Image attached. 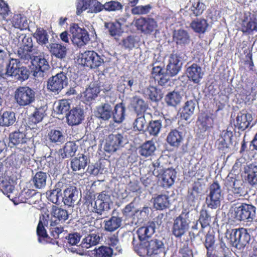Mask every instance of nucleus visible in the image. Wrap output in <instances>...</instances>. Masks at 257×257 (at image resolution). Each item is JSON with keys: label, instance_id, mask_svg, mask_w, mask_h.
<instances>
[{"label": "nucleus", "instance_id": "nucleus-14", "mask_svg": "<svg viewBox=\"0 0 257 257\" xmlns=\"http://www.w3.org/2000/svg\"><path fill=\"white\" fill-rule=\"evenodd\" d=\"M49 220V215L46 216L42 215L40 216L39 221L37 227V234L38 237V241L43 244L48 243L54 244L55 242L58 243V241L54 240L53 238H51L48 235L46 229L45 228V226L48 225Z\"/></svg>", "mask_w": 257, "mask_h": 257}, {"label": "nucleus", "instance_id": "nucleus-21", "mask_svg": "<svg viewBox=\"0 0 257 257\" xmlns=\"http://www.w3.org/2000/svg\"><path fill=\"white\" fill-rule=\"evenodd\" d=\"M182 65L180 57L177 54H172L169 57L166 71L170 76H174L181 70Z\"/></svg>", "mask_w": 257, "mask_h": 257}, {"label": "nucleus", "instance_id": "nucleus-19", "mask_svg": "<svg viewBox=\"0 0 257 257\" xmlns=\"http://www.w3.org/2000/svg\"><path fill=\"white\" fill-rule=\"evenodd\" d=\"M67 122L69 125H78L84 119V111L80 107H76L70 109L66 115Z\"/></svg>", "mask_w": 257, "mask_h": 257}, {"label": "nucleus", "instance_id": "nucleus-55", "mask_svg": "<svg viewBox=\"0 0 257 257\" xmlns=\"http://www.w3.org/2000/svg\"><path fill=\"white\" fill-rule=\"evenodd\" d=\"M70 104L68 100L62 99L54 103V111L59 114H62L69 110Z\"/></svg>", "mask_w": 257, "mask_h": 257}, {"label": "nucleus", "instance_id": "nucleus-42", "mask_svg": "<svg viewBox=\"0 0 257 257\" xmlns=\"http://www.w3.org/2000/svg\"><path fill=\"white\" fill-rule=\"evenodd\" d=\"M156 149L154 143L152 141H148L142 145L139 148V152L142 156L148 157L152 156Z\"/></svg>", "mask_w": 257, "mask_h": 257}, {"label": "nucleus", "instance_id": "nucleus-49", "mask_svg": "<svg viewBox=\"0 0 257 257\" xmlns=\"http://www.w3.org/2000/svg\"><path fill=\"white\" fill-rule=\"evenodd\" d=\"M77 150V146L74 142H68L63 148V152L61 154V156L63 159L73 157L75 155Z\"/></svg>", "mask_w": 257, "mask_h": 257}, {"label": "nucleus", "instance_id": "nucleus-45", "mask_svg": "<svg viewBox=\"0 0 257 257\" xmlns=\"http://www.w3.org/2000/svg\"><path fill=\"white\" fill-rule=\"evenodd\" d=\"M49 220L50 221V235L56 241V239L59 238V234L64 231V227L59 224L60 222L57 220H54L52 218Z\"/></svg>", "mask_w": 257, "mask_h": 257}, {"label": "nucleus", "instance_id": "nucleus-3", "mask_svg": "<svg viewBox=\"0 0 257 257\" xmlns=\"http://www.w3.org/2000/svg\"><path fill=\"white\" fill-rule=\"evenodd\" d=\"M188 213V211L185 213L183 211L181 214L174 220L172 233L175 237L180 238L188 230L190 223Z\"/></svg>", "mask_w": 257, "mask_h": 257}, {"label": "nucleus", "instance_id": "nucleus-4", "mask_svg": "<svg viewBox=\"0 0 257 257\" xmlns=\"http://www.w3.org/2000/svg\"><path fill=\"white\" fill-rule=\"evenodd\" d=\"M35 92L28 86H20L15 93V99L20 106L29 105L35 100Z\"/></svg>", "mask_w": 257, "mask_h": 257}, {"label": "nucleus", "instance_id": "nucleus-30", "mask_svg": "<svg viewBox=\"0 0 257 257\" xmlns=\"http://www.w3.org/2000/svg\"><path fill=\"white\" fill-rule=\"evenodd\" d=\"M77 192L76 188L70 186L67 188L63 191L62 201L65 205L71 207L77 200V196L75 194Z\"/></svg>", "mask_w": 257, "mask_h": 257}, {"label": "nucleus", "instance_id": "nucleus-5", "mask_svg": "<svg viewBox=\"0 0 257 257\" xmlns=\"http://www.w3.org/2000/svg\"><path fill=\"white\" fill-rule=\"evenodd\" d=\"M31 131V128L26 122H21L17 130L10 134V142L14 146L26 143L30 139L28 135Z\"/></svg>", "mask_w": 257, "mask_h": 257}, {"label": "nucleus", "instance_id": "nucleus-44", "mask_svg": "<svg viewBox=\"0 0 257 257\" xmlns=\"http://www.w3.org/2000/svg\"><path fill=\"white\" fill-rule=\"evenodd\" d=\"M48 138L51 143L56 145L61 144L65 141V136L59 130H51L48 134Z\"/></svg>", "mask_w": 257, "mask_h": 257}, {"label": "nucleus", "instance_id": "nucleus-34", "mask_svg": "<svg viewBox=\"0 0 257 257\" xmlns=\"http://www.w3.org/2000/svg\"><path fill=\"white\" fill-rule=\"evenodd\" d=\"M195 104L193 100L187 101L182 109H180V117L181 119L188 120L193 114Z\"/></svg>", "mask_w": 257, "mask_h": 257}, {"label": "nucleus", "instance_id": "nucleus-25", "mask_svg": "<svg viewBox=\"0 0 257 257\" xmlns=\"http://www.w3.org/2000/svg\"><path fill=\"white\" fill-rule=\"evenodd\" d=\"M100 91V86L95 82L91 83L83 92V98L86 103L91 102L97 96Z\"/></svg>", "mask_w": 257, "mask_h": 257}, {"label": "nucleus", "instance_id": "nucleus-28", "mask_svg": "<svg viewBox=\"0 0 257 257\" xmlns=\"http://www.w3.org/2000/svg\"><path fill=\"white\" fill-rule=\"evenodd\" d=\"M208 26L207 20L204 18H196L193 20L190 24V27L193 31L200 34L205 33Z\"/></svg>", "mask_w": 257, "mask_h": 257}, {"label": "nucleus", "instance_id": "nucleus-57", "mask_svg": "<svg viewBox=\"0 0 257 257\" xmlns=\"http://www.w3.org/2000/svg\"><path fill=\"white\" fill-rule=\"evenodd\" d=\"M241 29V31L243 33H249L253 31H257V22L251 17L248 21H243Z\"/></svg>", "mask_w": 257, "mask_h": 257}, {"label": "nucleus", "instance_id": "nucleus-64", "mask_svg": "<svg viewBox=\"0 0 257 257\" xmlns=\"http://www.w3.org/2000/svg\"><path fill=\"white\" fill-rule=\"evenodd\" d=\"M20 61L17 59H11L8 65L7 66V70L9 74H11V77H13L17 70L19 68Z\"/></svg>", "mask_w": 257, "mask_h": 257}, {"label": "nucleus", "instance_id": "nucleus-15", "mask_svg": "<svg viewBox=\"0 0 257 257\" xmlns=\"http://www.w3.org/2000/svg\"><path fill=\"white\" fill-rule=\"evenodd\" d=\"M123 139L120 134L109 135L106 140L105 151L109 153L115 152L122 147Z\"/></svg>", "mask_w": 257, "mask_h": 257}, {"label": "nucleus", "instance_id": "nucleus-27", "mask_svg": "<svg viewBox=\"0 0 257 257\" xmlns=\"http://www.w3.org/2000/svg\"><path fill=\"white\" fill-rule=\"evenodd\" d=\"M132 105L137 115L144 114L148 108V103L138 96H135L132 98Z\"/></svg>", "mask_w": 257, "mask_h": 257}, {"label": "nucleus", "instance_id": "nucleus-26", "mask_svg": "<svg viewBox=\"0 0 257 257\" xmlns=\"http://www.w3.org/2000/svg\"><path fill=\"white\" fill-rule=\"evenodd\" d=\"M16 113L12 110H0V126L9 127L16 122Z\"/></svg>", "mask_w": 257, "mask_h": 257}, {"label": "nucleus", "instance_id": "nucleus-33", "mask_svg": "<svg viewBox=\"0 0 257 257\" xmlns=\"http://www.w3.org/2000/svg\"><path fill=\"white\" fill-rule=\"evenodd\" d=\"M46 109L47 106L46 105L36 107L33 113L28 118L29 123L30 124H36L41 122L46 114Z\"/></svg>", "mask_w": 257, "mask_h": 257}, {"label": "nucleus", "instance_id": "nucleus-10", "mask_svg": "<svg viewBox=\"0 0 257 257\" xmlns=\"http://www.w3.org/2000/svg\"><path fill=\"white\" fill-rule=\"evenodd\" d=\"M82 63L87 67L96 69L104 63L103 56L98 55L94 51H86L82 54Z\"/></svg>", "mask_w": 257, "mask_h": 257}, {"label": "nucleus", "instance_id": "nucleus-39", "mask_svg": "<svg viewBox=\"0 0 257 257\" xmlns=\"http://www.w3.org/2000/svg\"><path fill=\"white\" fill-rule=\"evenodd\" d=\"M49 51L52 55L59 59L64 58L67 54L66 47L58 43L50 44Z\"/></svg>", "mask_w": 257, "mask_h": 257}, {"label": "nucleus", "instance_id": "nucleus-8", "mask_svg": "<svg viewBox=\"0 0 257 257\" xmlns=\"http://www.w3.org/2000/svg\"><path fill=\"white\" fill-rule=\"evenodd\" d=\"M72 43L78 47H81L86 44L89 41V35L84 29L79 27L76 23H73L70 27Z\"/></svg>", "mask_w": 257, "mask_h": 257}, {"label": "nucleus", "instance_id": "nucleus-40", "mask_svg": "<svg viewBox=\"0 0 257 257\" xmlns=\"http://www.w3.org/2000/svg\"><path fill=\"white\" fill-rule=\"evenodd\" d=\"M189 244L188 239L180 241L177 247L178 257H194L192 249Z\"/></svg>", "mask_w": 257, "mask_h": 257}, {"label": "nucleus", "instance_id": "nucleus-56", "mask_svg": "<svg viewBox=\"0 0 257 257\" xmlns=\"http://www.w3.org/2000/svg\"><path fill=\"white\" fill-rule=\"evenodd\" d=\"M211 216L206 209L202 208L200 211L198 221L201 224L202 230L210 225Z\"/></svg>", "mask_w": 257, "mask_h": 257}, {"label": "nucleus", "instance_id": "nucleus-2", "mask_svg": "<svg viewBox=\"0 0 257 257\" xmlns=\"http://www.w3.org/2000/svg\"><path fill=\"white\" fill-rule=\"evenodd\" d=\"M228 238L232 246L241 250L248 243L250 236L246 229L240 228L231 229Z\"/></svg>", "mask_w": 257, "mask_h": 257}, {"label": "nucleus", "instance_id": "nucleus-9", "mask_svg": "<svg viewBox=\"0 0 257 257\" xmlns=\"http://www.w3.org/2000/svg\"><path fill=\"white\" fill-rule=\"evenodd\" d=\"M256 208L250 204L242 203L234 209V218L238 221H251L255 217Z\"/></svg>", "mask_w": 257, "mask_h": 257}, {"label": "nucleus", "instance_id": "nucleus-43", "mask_svg": "<svg viewBox=\"0 0 257 257\" xmlns=\"http://www.w3.org/2000/svg\"><path fill=\"white\" fill-rule=\"evenodd\" d=\"M90 255L92 257H112L113 249L110 247L101 245L91 250Z\"/></svg>", "mask_w": 257, "mask_h": 257}, {"label": "nucleus", "instance_id": "nucleus-18", "mask_svg": "<svg viewBox=\"0 0 257 257\" xmlns=\"http://www.w3.org/2000/svg\"><path fill=\"white\" fill-rule=\"evenodd\" d=\"M252 120V114L247 112L246 110H242L237 114L235 126L239 130L244 131L248 127H251L254 125V124H251Z\"/></svg>", "mask_w": 257, "mask_h": 257}, {"label": "nucleus", "instance_id": "nucleus-24", "mask_svg": "<svg viewBox=\"0 0 257 257\" xmlns=\"http://www.w3.org/2000/svg\"><path fill=\"white\" fill-rule=\"evenodd\" d=\"M183 140V133L177 129L171 130L166 138L168 144L171 147L176 148H178L181 146Z\"/></svg>", "mask_w": 257, "mask_h": 257}, {"label": "nucleus", "instance_id": "nucleus-12", "mask_svg": "<svg viewBox=\"0 0 257 257\" xmlns=\"http://www.w3.org/2000/svg\"><path fill=\"white\" fill-rule=\"evenodd\" d=\"M67 84L66 73L61 71L49 78L47 87L50 91L58 94Z\"/></svg>", "mask_w": 257, "mask_h": 257}, {"label": "nucleus", "instance_id": "nucleus-11", "mask_svg": "<svg viewBox=\"0 0 257 257\" xmlns=\"http://www.w3.org/2000/svg\"><path fill=\"white\" fill-rule=\"evenodd\" d=\"M209 193L206 199L207 206L212 209H216L220 204L221 190L217 181H214L209 187Z\"/></svg>", "mask_w": 257, "mask_h": 257}, {"label": "nucleus", "instance_id": "nucleus-50", "mask_svg": "<svg viewBox=\"0 0 257 257\" xmlns=\"http://www.w3.org/2000/svg\"><path fill=\"white\" fill-rule=\"evenodd\" d=\"M48 200L54 204H60V198L62 196L61 190L60 188H56L47 191L46 193Z\"/></svg>", "mask_w": 257, "mask_h": 257}, {"label": "nucleus", "instance_id": "nucleus-51", "mask_svg": "<svg viewBox=\"0 0 257 257\" xmlns=\"http://www.w3.org/2000/svg\"><path fill=\"white\" fill-rule=\"evenodd\" d=\"M33 36L39 44L45 45L48 43L49 36L47 31L43 28H38Z\"/></svg>", "mask_w": 257, "mask_h": 257}, {"label": "nucleus", "instance_id": "nucleus-22", "mask_svg": "<svg viewBox=\"0 0 257 257\" xmlns=\"http://www.w3.org/2000/svg\"><path fill=\"white\" fill-rule=\"evenodd\" d=\"M38 192L34 189H24L18 196V200L21 203L35 204L38 201Z\"/></svg>", "mask_w": 257, "mask_h": 257}, {"label": "nucleus", "instance_id": "nucleus-53", "mask_svg": "<svg viewBox=\"0 0 257 257\" xmlns=\"http://www.w3.org/2000/svg\"><path fill=\"white\" fill-rule=\"evenodd\" d=\"M144 93L149 96L152 101L157 102L161 99L162 96L156 87L150 85L145 89Z\"/></svg>", "mask_w": 257, "mask_h": 257}, {"label": "nucleus", "instance_id": "nucleus-23", "mask_svg": "<svg viewBox=\"0 0 257 257\" xmlns=\"http://www.w3.org/2000/svg\"><path fill=\"white\" fill-rule=\"evenodd\" d=\"M197 122L199 128L205 132L213 127L214 119L210 114L203 112L198 115Z\"/></svg>", "mask_w": 257, "mask_h": 257}, {"label": "nucleus", "instance_id": "nucleus-32", "mask_svg": "<svg viewBox=\"0 0 257 257\" xmlns=\"http://www.w3.org/2000/svg\"><path fill=\"white\" fill-rule=\"evenodd\" d=\"M126 107L125 104L122 102L117 103L114 109L112 110V116L115 122L120 123L125 118Z\"/></svg>", "mask_w": 257, "mask_h": 257}, {"label": "nucleus", "instance_id": "nucleus-41", "mask_svg": "<svg viewBox=\"0 0 257 257\" xmlns=\"http://www.w3.org/2000/svg\"><path fill=\"white\" fill-rule=\"evenodd\" d=\"M87 165V158L83 154L75 157L71 161V167L73 171L84 169Z\"/></svg>", "mask_w": 257, "mask_h": 257}, {"label": "nucleus", "instance_id": "nucleus-48", "mask_svg": "<svg viewBox=\"0 0 257 257\" xmlns=\"http://www.w3.org/2000/svg\"><path fill=\"white\" fill-rule=\"evenodd\" d=\"M162 120L161 119L151 120L147 127V130L150 135L157 136L162 128Z\"/></svg>", "mask_w": 257, "mask_h": 257}, {"label": "nucleus", "instance_id": "nucleus-7", "mask_svg": "<svg viewBox=\"0 0 257 257\" xmlns=\"http://www.w3.org/2000/svg\"><path fill=\"white\" fill-rule=\"evenodd\" d=\"M225 187L229 195H233L239 197L245 194V185L240 179H236L233 176L228 175L224 184Z\"/></svg>", "mask_w": 257, "mask_h": 257}, {"label": "nucleus", "instance_id": "nucleus-58", "mask_svg": "<svg viewBox=\"0 0 257 257\" xmlns=\"http://www.w3.org/2000/svg\"><path fill=\"white\" fill-rule=\"evenodd\" d=\"M145 114L137 115V118L133 122V127L135 131H144L146 126Z\"/></svg>", "mask_w": 257, "mask_h": 257}, {"label": "nucleus", "instance_id": "nucleus-6", "mask_svg": "<svg viewBox=\"0 0 257 257\" xmlns=\"http://www.w3.org/2000/svg\"><path fill=\"white\" fill-rule=\"evenodd\" d=\"M32 75L37 78H42L50 68L48 60L44 55L34 56L31 60Z\"/></svg>", "mask_w": 257, "mask_h": 257}, {"label": "nucleus", "instance_id": "nucleus-59", "mask_svg": "<svg viewBox=\"0 0 257 257\" xmlns=\"http://www.w3.org/2000/svg\"><path fill=\"white\" fill-rule=\"evenodd\" d=\"M105 27L108 29L109 34L112 36L119 35L121 33V26L119 22L105 23Z\"/></svg>", "mask_w": 257, "mask_h": 257}, {"label": "nucleus", "instance_id": "nucleus-36", "mask_svg": "<svg viewBox=\"0 0 257 257\" xmlns=\"http://www.w3.org/2000/svg\"><path fill=\"white\" fill-rule=\"evenodd\" d=\"M51 218L54 220H57L59 222H64L69 217L68 211L57 206L53 205L50 212Z\"/></svg>", "mask_w": 257, "mask_h": 257}, {"label": "nucleus", "instance_id": "nucleus-31", "mask_svg": "<svg viewBox=\"0 0 257 257\" xmlns=\"http://www.w3.org/2000/svg\"><path fill=\"white\" fill-rule=\"evenodd\" d=\"M112 107L108 103H103L97 107L96 116L104 120H108L112 116Z\"/></svg>", "mask_w": 257, "mask_h": 257}, {"label": "nucleus", "instance_id": "nucleus-20", "mask_svg": "<svg viewBox=\"0 0 257 257\" xmlns=\"http://www.w3.org/2000/svg\"><path fill=\"white\" fill-rule=\"evenodd\" d=\"M188 79L194 84H199L204 74L201 67L196 63H193L186 70Z\"/></svg>", "mask_w": 257, "mask_h": 257}, {"label": "nucleus", "instance_id": "nucleus-13", "mask_svg": "<svg viewBox=\"0 0 257 257\" xmlns=\"http://www.w3.org/2000/svg\"><path fill=\"white\" fill-rule=\"evenodd\" d=\"M135 26L138 31L144 34H151L158 27L157 22L150 18L140 17L133 21Z\"/></svg>", "mask_w": 257, "mask_h": 257}, {"label": "nucleus", "instance_id": "nucleus-52", "mask_svg": "<svg viewBox=\"0 0 257 257\" xmlns=\"http://www.w3.org/2000/svg\"><path fill=\"white\" fill-rule=\"evenodd\" d=\"M247 181L251 186L257 185V166L250 164L247 170Z\"/></svg>", "mask_w": 257, "mask_h": 257}, {"label": "nucleus", "instance_id": "nucleus-35", "mask_svg": "<svg viewBox=\"0 0 257 257\" xmlns=\"http://www.w3.org/2000/svg\"><path fill=\"white\" fill-rule=\"evenodd\" d=\"M47 179L46 173L40 171L33 176L31 179L32 184L36 189H41L46 186Z\"/></svg>", "mask_w": 257, "mask_h": 257}, {"label": "nucleus", "instance_id": "nucleus-62", "mask_svg": "<svg viewBox=\"0 0 257 257\" xmlns=\"http://www.w3.org/2000/svg\"><path fill=\"white\" fill-rule=\"evenodd\" d=\"M13 77L15 79L20 81H24L28 79L30 75V71L26 67H19L17 72Z\"/></svg>", "mask_w": 257, "mask_h": 257}, {"label": "nucleus", "instance_id": "nucleus-16", "mask_svg": "<svg viewBox=\"0 0 257 257\" xmlns=\"http://www.w3.org/2000/svg\"><path fill=\"white\" fill-rule=\"evenodd\" d=\"M176 172L172 168L166 169L156 176L160 185L163 188H169L174 183Z\"/></svg>", "mask_w": 257, "mask_h": 257}, {"label": "nucleus", "instance_id": "nucleus-47", "mask_svg": "<svg viewBox=\"0 0 257 257\" xmlns=\"http://www.w3.org/2000/svg\"><path fill=\"white\" fill-rule=\"evenodd\" d=\"M100 237L95 233H92L83 238L81 242V246L83 248H88L98 243Z\"/></svg>", "mask_w": 257, "mask_h": 257}, {"label": "nucleus", "instance_id": "nucleus-29", "mask_svg": "<svg viewBox=\"0 0 257 257\" xmlns=\"http://www.w3.org/2000/svg\"><path fill=\"white\" fill-rule=\"evenodd\" d=\"M170 200L168 195L166 194L156 195L153 198L154 207L157 210H163L170 206Z\"/></svg>", "mask_w": 257, "mask_h": 257}, {"label": "nucleus", "instance_id": "nucleus-37", "mask_svg": "<svg viewBox=\"0 0 257 257\" xmlns=\"http://www.w3.org/2000/svg\"><path fill=\"white\" fill-rule=\"evenodd\" d=\"M173 40L178 45H186L190 43V39L188 33L183 29L174 31L173 36Z\"/></svg>", "mask_w": 257, "mask_h": 257}, {"label": "nucleus", "instance_id": "nucleus-61", "mask_svg": "<svg viewBox=\"0 0 257 257\" xmlns=\"http://www.w3.org/2000/svg\"><path fill=\"white\" fill-rule=\"evenodd\" d=\"M206 9V6L200 1L194 3L190 8L189 10L192 12L190 15H193L195 17H198L202 15Z\"/></svg>", "mask_w": 257, "mask_h": 257}, {"label": "nucleus", "instance_id": "nucleus-46", "mask_svg": "<svg viewBox=\"0 0 257 257\" xmlns=\"http://www.w3.org/2000/svg\"><path fill=\"white\" fill-rule=\"evenodd\" d=\"M121 217L111 216L108 220L104 221V229L109 232L114 231L121 226Z\"/></svg>", "mask_w": 257, "mask_h": 257}, {"label": "nucleus", "instance_id": "nucleus-17", "mask_svg": "<svg viewBox=\"0 0 257 257\" xmlns=\"http://www.w3.org/2000/svg\"><path fill=\"white\" fill-rule=\"evenodd\" d=\"M151 74L155 82H157L158 85L164 87L169 85L170 75L167 71L165 72L162 67L160 66L153 67Z\"/></svg>", "mask_w": 257, "mask_h": 257}, {"label": "nucleus", "instance_id": "nucleus-60", "mask_svg": "<svg viewBox=\"0 0 257 257\" xmlns=\"http://www.w3.org/2000/svg\"><path fill=\"white\" fill-rule=\"evenodd\" d=\"M14 26L20 30L26 29L28 27V23L25 18L22 17L21 15L15 16L13 20Z\"/></svg>", "mask_w": 257, "mask_h": 257}, {"label": "nucleus", "instance_id": "nucleus-38", "mask_svg": "<svg viewBox=\"0 0 257 257\" xmlns=\"http://www.w3.org/2000/svg\"><path fill=\"white\" fill-rule=\"evenodd\" d=\"M155 228L152 225L142 226L137 230V234L140 242H144L147 241L149 238L154 234Z\"/></svg>", "mask_w": 257, "mask_h": 257}, {"label": "nucleus", "instance_id": "nucleus-63", "mask_svg": "<svg viewBox=\"0 0 257 257\" xmlns=\"http://www.w3.org/2000/svg\"><path fill=\"white\" fill-rule=\"evenodd\" d=\"M32 49H27L26 47L21 46L18 50V55L20 59L24 60H29L32 59L31 52Z\"/></svg>", "mask_w": 257, "mask_h": 257}, {"label": "nucleus", "instance_id": "nucleus-1", "mask_svg": "<svg viewBox=\"0 0 257 257\" xmlns=\"http://www.w3.org/2000/svg\"><path fill=\"white\" fill-rule=\"evenodd\" d=\"M132 244L134 250L141 256L161 257L164 252L163 242L157 238L138 243L134 238Z\"/></svg>", "mask_w": 257, "mask_h": 257}, {"label": "nucleus", "instance_id": "nucleus-54", "mask_svg": "<svg viewBox=\"0 0 257 257\" xmlns=\"http://www.w3.org/2000/svg\"><path fill=\"white\" fill-rule=\"evenodd\" d=\"M181 96L178 92L172 91L168 93L165 98L168 105L176 106L181 101Z\"/></svg>", "mask_w": 257, "mask_h": 257}]
</instances>
